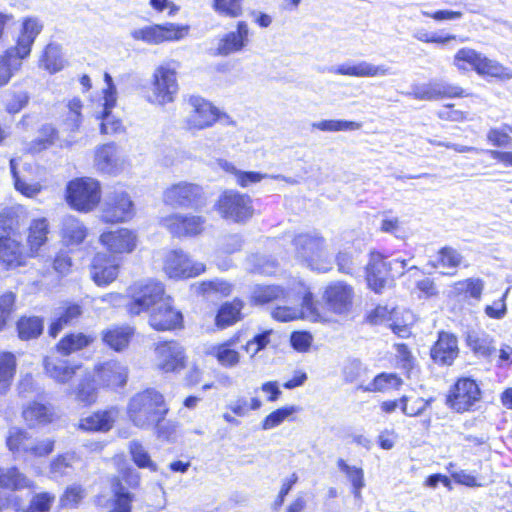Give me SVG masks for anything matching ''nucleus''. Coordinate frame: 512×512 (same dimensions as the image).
Returning <instances> with one entry per match:
<instances>
[{
	"label": "nucleus",
	"mask_w": 512,
	"mask_h": 512,
	"mask_svg": "<svg viewBox=\"0 0 512 512\" xmlns=\"http://www.w3.org/2000/svg\"><path fill=\"white\" fill-rule=\"evenodd\" d=\"M169 407L162 393L147 388L134 394L127 404V416L132 424L142 430H151L153 424L166 417Z\"/></svg>",
	"instance_id": "f257e3e1"
},
{
	"label": "nucleus",
	"mask_w": 512,
	"mask_h": 512,
	"mask_svg": "<svg viewBox=\"0 0 512 512\" xmlns=\"http://www.w3.org/2000/svg\"><path fill=\"white\" fill-rule=\"evenodd\" d=\"M42 29L43 25L37 18L28 17L23 21L17 45L0 55V87L6 85L14 72L19 70L22 59L29 56L32 45Z\"/></svg>",
	"instance_id": "f03ea898"
},
{
	"label": "nucleus",
	"mask_w": 512,
	"mask_h": 512,
	"mask_svg": "<svg viewBox=\"0 0 512 512\" xmlns=\"http://www.w3.org/2000/svg\"><path fill=\"white\" fill-rule=\"evenodd\" d=\"M465 63L480 76L492 77L501 81L512 79V69L490 59L471 48L459 49L453 58V65L460 71H467Z\"/></svg>",
	"instance_id": "7ed1b4c3"
},
{
	"label": "nucleus",
	"mask_w": 512,
	"mask_h": 512,
	"mask_svg": "<svg viewBox=\"0 0 512 512\" xmlns=\"http://www.w3.org/2000/svg\"><path fill=\"white\" fill-rule=\"evenodd\" d=\"M164 285L155 280L139 281L129 287L131 298L127 304L131 315H140L142 312H151L164 298Z\"/></svg>",
	"instance_id": "20e7f679"
},
{
	"label": "nucleus",
	"mask_w": 512,
	"mask_h": 512,
	"mask_svg": "<svg viewBox=\"0 0 512 512\" xmlns=\"http://www.w3.org/2000/svg\"><path fill=\"white\" fill-rule=\"evenodd\" d=\"M293 244L297 257L312 270L325 273L332 269L331 262L322 259L324 239L318 233L299 234L294 238Z\"/></svg>",
	"instance_id": "39448f33"
},
{
	"label": "nucleus",
	"mask_w": 512,
	"mask_h": 512,
	"mask_svg": "<svg viewBox=\"0 0 512 512\" xmlns=\"http://www.w3.org/2000/svg\"><path fill=\"white\" fill-rule=\"evenodd\" d=\"M66 198L74 209L83 212L91 211L101 199L100 183L90 177L76 178L68 183Z\"/></svg>",
	"instance_id": "423d86ee"
},
{
	"label": "nucleus",
	"mask_w": 512,
	"mask_h": 512,
	"mask_svg": "<svg viewBox=\"0 0 512 512\" xmlns=\"http://www.w3.org/2000/svg\"><path fill=\"white\" fill-rule=\"evenodd\" d=\"M188 102L192 108L185 119V127L188 130H202L212 126L216 121L224 125L235 124L228 115L221 114L210 102L199 96H191Z\"/></svg>",
	"instance_id": "0eeeda50"
},
{
	"label": "nucleus",
	"mask_w": 512,
	"mask_h": 512,
	"mask_svg": "<svg viewBox=\"0 0 512 512\" xmlns=\"http://www.w3.org/2000/svg\"><path fill=\"white\" fill-rule=\"evenodd\" d=\"M177 92L175 69L168 65H160L153 73L151 87L145 97L149 103L163 106L173 102Z\"/></svg>",
	"instance_id": "6e6552de"
},
{
	"label": "nucleus",
	"mask_w": 512,
	"mask_h": 512,
	"mask_svg": "<svg viewBox=\"0 0 512 512\" xmlns=\"http://www.w3.org/2000/svg\"><path fill=\"white\" fill-rule=\"evenodd\" d=\"M406 260L394 259L387 263L380 253H371L366 266V281L368 287L375 293H382L389 283V272L395 270L398 275H403Z\"/></svg>",
	"instance_id": "1a4fd4ad"
},
{
	"label": "nucleus",
	"mask_w": 512,
	"mask_h": 512,
	"mask_svg": "<svg viewBox=\"0 0 512 512\" xmlns=\"http://www.w3.org/2000/svg\"><path fill=\"white\" fill-rule=\"evenodd\" d=\"M163 201L173 208L198 209L205 204L206 197L200 185L181 181L163 192Z\"/></svg>",
	"instance_id": "9d476101"
},
{
	"label": "nucleus",
	"mask_w": 512,
	"mask_h": 512,
	"mask_svg": "<svg viewBox=\"0 0 512 512\" xmlns=\"http://www.w3.org/2000/svg\"><path fill=\"white\" fill-rule=\"evenodd\" d=\"M217 207L223 218L237 223L251 218L254 211L251 198L235 190L223 192L218 200Z\"/></svg>",
	"instance_id": "9b49d317"
},
{
	"label": "nucleus",
	"mask_w": 512,
	"mask_h": 512,
	"mask_svg": "<svg viewBox=\"0 0 512 512\" xmlns=\"http://www.w3.org/2000/svg\"><path fill=\"white\" fill-rule=\"evenodd\" d=\"M189 32L188 25L175 23L153 24L132 31L135 40H141L148 44H160L166 41H179Z\"/></svg>",
	"instance_id": "f8f14e48"
},
{
	"label": "nucleus",
	"mask_w": 512,
	"mask_h": 512,
	"mask_svg": "<svg viewBox=\"0 0 512 512\" xmlns=\"http://www.w3.org/2000/svg\"><path fill=\"white\" fill-rule=\"evenodd\" d=\"M6 443L12 452H23L33 457L47 456L54 449L53 440L44 439L37 441L30 437L26 431L16 427L9 430Z\"/></svg>",
	"instance_id": "ddd939ff"
},
{
	"label": "nucleus",
	"mask_w": 512,
	"mask_h": 512,
	"mask_svg": "<svg viewBox=\"0 0 512 512\" xmlns=\"http://www.w3.org/2000/svg\"><path fill=\"white\" fill-rule=\"evenodd\" d=\"M481 399V390L475 380L460 378L447 396L448 405L458 413L470 410Z\"/></svg>",
	"instance_id": "4468645a"
},
{
	"label": "nucleus",
	"mask_w": 512,
	"mask_h": 512,
	"mask_svg": "<svg viewBox=\"0 0 512 512\" xmlns=\"http://www.w3.org/2000/svg\"><path fill=\"white\" fill-rule=\"evenodd\" d=\"M164 271L169 278H191L204 272L205 265L200 262H193L182 250L176 249L166 255Z\"/></svg>",
	"instance_id": "2eb2a0df"
},
{
	"label": "nucleus",
	"mask_w": 512,
	"mask_h": 512,
	"mask_svg": "<svg viewBox=\"0 0 512 512\" xmlns=\"http://www.w3.org/2000/svg\"><path fill=\"white\" fill-rule=\"evenodd\" d=\"M133 215V202L124 191H114L103 204L102 219L107 223L124 222L131 219Z\"/></svg>",
	"instance_id": "dca6fc26"
},
{
	"label": "nucleus",
	"mask_w": 512,
	"mask_h": 512,
	"mask_svg": "<svg viewBox=\"0 0 512 512\" xmlns=\"http://www.w3.org/2000/svg\"><path fill=\"white\" fill-rule=\"evenodd\" d=\"M157 366L164 372H176L184 368L186 356L176 341H164L155 348Z\"/></svg>",
	"instance_id": "f3484780"
},
{
	"label": "nucleus",
	"mask_w": 512,
	"mask_h": 512,
	"mask_svg": "<svg viewBox=\"0 0 512 512\" xmlns=\"http://www.w3.org/2000/svg\"><path fill=\"white\" fill-rule=\"evenodd\" d=\"M205 219L196 215L175 213L162 219V225L176 237H192L203 231Z\"/></svg>",
	"instance_id": "a211bd4d"
},
{
	"label": "nucleus",
	"mask_w": 512,
	"mask_h": 512,
	"mask_svg": "<svg viewBox=\"0 0 512 512\" xmlns=\"http://www.w3.org/2000/svg\"><path fill=\"white\" fill-rule=\"evenodd\" d=\"M106 89L104 90V110L100 124V132L105 135L118 134L124 131L122 122L111 114V109L116 104V86L109 73L104 74Z\"/></svg>",
	"instance_id": "6ab92c4d"
},
{
	"label": "nucleus",
	"mask_w": 512,
	"mask_h": 512,
	"mask_svg": "<svg viewBox=\"0 0 512 512\" xmlns=\"http://www.w3.org/2000/svg\"><path fill=\"white\" fill-rule=\"evenodd\" d=\"M332 74L351 77H381L392 75L391 69L386 65H374L367 61H347L327 68Z\"/></svg>",
	"instance_id": "aec40b11"
},
{
	"label": "nucleus",
	"mask_w": 512,
	"mask_h": 512,
	"mask_svg": "<svg viewBox=\"0 0 512 512\" xmlns=\"http://www.w3.org/2000/svg\"><path fill=\"white\" fill-rule=\"evenodd\" d=\"M250 42V29L245 21H239L235 31L224 34L218 42L217 55L227 57L242 52Z\"/></svg>",
	"instance_id": "412c9836"
},
{
	"label": "nucleus",
	"mask_w": 512,
	"mask_h": 512,
	"mask_svg": "<svg viewBox=\"0 0 512 512\" xmlns=\"http://www.w3.org/2000/svg\"><path fill=\"white\" fill-rule=\"evenodd\" d=\"M272 317L281 322H288L300 317L316 322L320 320L321 315L317 304L313 300L312 293L308 292L302 299L301 309L289 306H277L272 311Z\"/></svg>",
	"instance_id": "4be33fe9"
},
{
	"label": "nucleus",
	"mask_w": 512,
	"mask_h": 512,
	"mask_svg": "<svg viewBox=\"0 0 512 512\" xmlns=\"http://www.w3.org/2000/svg\"><path fill=\"white\" fill-rule=\"evenodd\" d=\"M352 298V287L341 281L328 285L323 294L327 308L336 314L348 312L352 306Z\"/></svg>",
	"instance_id": "5701e85b"
},
{
	"label": "nucleus",
	"mask_w": 512,
	"mask_h": 512,
	"mask_svg": "<svg viewBox=\"0 0 512 512\" xmlns=\"http://www.w3.org/2000/svg\"><path fill=\"white\" fill-rule=\"evenodd\" d=\"M95 376L104 387H123L128 380V367L117 360L105 361L95 366Z\"/></svg>",
	"instance_id": "b1692460"
},
{
	"label": "nucleus",
	"mask_w": 512,
	"mask_h": 512,
	"mask_svg": "<svg viewBox=\"0 0 512 512\" xmlns=\"http://www.w3.org/2000/svg\"><path fill=\"white\" fill-rule=\"evenodd\" d=\"M182 322V314L171 306L169 297L163 298L161 303L150 312L149 324L159 331L172 330Z\"/></svg>",
	"instance_id": "393cba45"
},
{
	"label": "nucleus",
	"mask_w": 512,
	"mask_h": 512,
	"mask_svg": "<svg viewBox=\"0 0 512 512\" xmlns=\"http://www.w3.org/2000/svg\"><path fill=\"white\" fill-rule=\"evenodd\" d=\"M459 355L458 339L449 332L441 331L430 350L432 360L439 365H452Z\"/></svg>",
	"instance_id": "a878e982"
},
{
	"label": "nucleus",
	"mask_w": 512,
	"mask_h": 512,
	"mask_svg": "<svg viewBox=\"0 0 512 512\" xmlns=\"http://www.w3.org/2000/svg\"><path fill=\"white\" fill-rule=\"evenodd\" d=\"M100 242L110 253H131L137 245V236L129 229L121 228L102 233Z\"/></svg>",
	"instance_id": "bb28decb"
},
{
	"label": "nucleus",
	"mask_w": 512,
	"mask_h": 512,
	"mask_svg": "<svg viewBox=\"0 0 512 512\" xmlns=\"http://www.w3.org/2000/svg\"><path fill=\"white\" fill-rule=\"evenodd\" d=\"M119 265L105 253H97L91 264L90 274L98 286H106L113 282L118 275Z\"/></svg>",
	"instance_id": "cd10ccee"
},
{
	"label": "nucleus",
	"mask_w": 512,
	"mask_h": 512,
	"mask_svg": "<svg viewBox=\"0 0 512 512\" xmlns=\"http://www.w3.org/2000/svg\"><path fill=\"white\" fill-rule=\"evenodd\" d=\"M45 372L58 383H67L74 375L82 372V366L70 364L66 359L55 355L46 356L43 360Z\"/></svg>",
	"instance_id": "c85d7f7f"
},
{
	"label": "nucleus",
	"mask_w": 512,
	"mask_h": 512,
	"mask_svg": "<svg viewBox=\"0 0 512 512\" xmlns=\"http://www.w3.org/2000/svg\"><path fill=\"white\" fill-rule=\"evenodd\" d=\"M118 416L119 410L116 407L99 410L82 418L79 423V428L84 431L108 432L112 429Z\"/></svg>",
	"instance_id": "c756f323"
},
{
	"label": "nucleus",
	"mask_w": 512,
	"mask_h": 512,
	"mask_svg": "<svg viewBox=\"0 0 512 512\" xmlns=\"http://www.w3.org/2000/svg\"><path fill=\"white\" fill-rule=\"evenodd\" d=\"M465 343L478 358L489 359L496 352L494 338L485 331L468 330L465 334Z\"/></svg>",
	"instance_id": "7c9ffc66"
},
{
	"label": "nucleus",
	"mask_w": 512,
	"mask_h": 512,
	"mask_svg": "<svg viewBox=\"0 0 512 512\" xmlns=\"http://www.w3.org/2000/svg\"><path fill=\"white\" fill-rule=\"evenodd\" d=\"M0 261L7 268L18 267L23 263V247L9 236L0 237Z\"/></svg>",
	"instance_id": "2f4dec72"
},
{
	"label": "nucleus",
	"mask_w": 512,
	"mask_h": 512,
	"mask_svg": "<svg viewBox=\"0 0 512 512\" xmlns=\"http://www.w3.org/2000/svg\"><path fill=\"white\" fill-rule=\"evenodd\" d=\"M95 163L103 173L116 174L120 169L117 146L114 143L101 146L96 152Z\"/></svg>",
	"instance_id": "473e14b6"
},
{
	"label": "nucleus",
	"mask_w": 512,
	"mask_h": 512,
	"mask_svg": "<svg viewBox=\"0 0 512 512\" xmlns=\"http://www.w3.org/2000/svg\"><path fill=\"white\" fill-rule=\"evenodd\" d=\"M134 334L130 326H113L102 332L103 342L115 351L126 348Z\"/></svg>",
	"instance_id": "72a5a7b5"
},
{
	"label": "nucleus",
	"mask_w": 512,
	"mask_h": 512,
	"mask_svg": "<svg viewBox=\"0 0 512 512\" xmlns=\"http://www.w3.org/2000/svg\"><path fill=\"white\" fill-rule=\"evenodd\" d=\"M61 235L66 244L78 245L85 239L87 229L79 219L67 215L62 219Z\"/></svg>",
	"instance_id": "f704fd0d"
},
{
	"label": "nucleus",
	"mask_w": 512,
	"mask_h": 512,
	"mask_svg": "<svg viewBox=\"0 0 512 512\" xmlns=\"http://www.w3.org/2000/svg\"><path fill=\"white\" fill-rule=\"evenodd\" d=\"M463 256L453 247H442L437 254L436 261L432 263L434 268H444V275L454 276L461 265Z\"/></svg>",
	"instance_id": "c9c22d12"
},
{
	"label": "nucleus",
	"mask_w": 512,
	"mask_h": 512,
	"mask_svg": "<svg viewBox=\"0 0 512 512\" xmlns=\"http://www.w3.org/2000/svg\"><path fill=\"white\" fill-rule=\"evenodd\" d=\"M58 316L52 321L48 333L55 338L64 326L73 323L82 314V306L77 303H67L60 308Z\"/></svg>",
	"instance_id": "e433bc0d"
},
{
	"label": "nucleus",
	"mask_w": 512,
	"mask_h": 512,
	"mask_svg": "<svg viewBox=\"0 0 512 512\" xmlns=\"http://www.w3.org/2000/svg\"><path fill=\"white\" fill-rule=\"evenodd\" d=\"M113 497L110 500L108 512H132L134 495L130 493L119 479L112 481Z\"/></svg>",
	"instance_id": "4c0bfd02"
},
{
	"label": "nucleus",
	"mask_w": 512,
	"mask_h": 512,
	"mask_svg": "<svg viewBox=\"0 0 512 512\" xmlns=\"http://www.w3.org/2000/svg\"><path fill=\"white\" fill-rule=\"evenodd\" d=\"M286 297V291L278 285H255L251 292V301L255 305L283 301Z\"/></svg>",
	"instance_id": "58836bf2"
},
{
	"label": "nucleus",
	"mask_w": 512,
	"mask_h": 512,
	"mask_svg": "<svg viewBox=\"0 0 512 512\" xmlns=\"http://www.w3.org/2000/svg\"><path fill=\"white\" fill-rule=\"evenodd\" d=\"M48 234L49 223L46 218L31 221L27 239L31 252H37L46 243Z\"/></svg>",
	"instance_id": "ea45409f"
},
{
	"label": "nucleus",
	"mask_w": 512,
	"mask_h": 512,
	"mask_svg": "<svg viewBox=\"0 0 512 512\" xmlns=\"http://www.w3.org/2000/svg\"><path fill=\"white\" fill-rule=\"evenodd\" d=\"M18 337L21 340L28 341L38 338L44 329V322L38 316H23L16 324Z\"/></svg>",
	"instance_id": "a19ab883"
},
{
	"label": "nucleus",
	"mask_w": 512,
	"mask_h": 512,
	"mask_svg": "<svg viewBox=\"0 0 512 512\" xmlns=\"http://www.w3.org/2000/svg\"><path fill=\"white\" fill-rule=\"evenodd\" d=\"M0 487L12 491L31 487V481L18 468H0Z\"/></svg>",
	"instance_id": "79ce46f5"
},
{
	"label": "nucleus",
	"mask_w": 512,
	"mask_h": 512,
	"mask_svg": "<svg viewBox=\"0 0 512 512\" xmlns=\"http://www.w3.org/2000/svg\"><path fill=\"white\" fill-rule=\"evenodd\" d=\"M77 375L81 379L74 391L76 399L85 405L94 403L97 399V390L91 373L82 368V372Z\"/></svg>",
	"instance_id": "37998d69"
},
{
	"label": "nucleus",
	"mask_w": 512,
	"mask_h": 512,
	"mask_svg": "<svg viewBox=\"0 0 512 512\" xmlns=\"http://www.w3.org/2000/svg\"><path fill=\"white\" fill-rule=\"evenodd\" d=\"M242 308L243 302L239 299L224 303L221 305L216 315V325L219 328H226L233 325L240 319Z\"/></svg>",
	"instance_id": "c03bdc74"
},
{
	"label": "nucleus",
	"mask_w": 512,
	"mask_h": 512,
	"mask_svg": "<svg viewBox=\"0 0 512 512\" xmlns=\"http://www.w3.org/2000/svg\"><path fill=\"white\" fill-rule=\"evenodd\" d=\"M16 357L11 352L0 353V394H5L16 372Z\"/></svg>",
	"instance_id": "a18cd8bd"
},
{
	"label": "nucleus",
	"mask_w": 512,
	"mask_h": 512,
	"mask_svg": "<svg viewBox=\"0 0 512 512\" xmlns=\"http://www.w3.org/2000/svg\"><path fill=\"white\" fill-rule=\"evenodd\" d=\"M93 342V338L84 333H71L63 337L57 344V351L63 356H68L79 351Z\"/></svg>",
	"instance_id": "49530a36"
},
{
	"label": "nucleus",
	"mask_w": 512,
	"mask_h": 512,
	"mask_svg": "<svg viewBox=\"0 0 512 512\" xmlns=\"http://www.w3.org/2000/svg\"><path fill=\"white\" fill-rule=\"evenodd\" d=\"M337 467L350 481L354 496L356 498L360 497L361 489L364 487V472L362 468L351 466L342 458L337 460Z\"/></svg>",
	"instance_id": "de8ad7c7"
},
{
	"label": "nucleus",
	"mask_w": 512,
	"mask_h": 512,
	"mask_svg": "<svg viewBox=\"0 0 512 512\" xmlns=\"http://www.w3.org/2000/svg\"><path fill=\"white\" fill-rule=\"evenodd\" d=\"M23 417L29 426L49 423L52 413L49 408L41 403L34 402L23 411Z\"/></svg>",
	"instance_id": "09e8293b"
},
{
	"label": "nucleus",
	"mask_w": 512,
	"mask_h": 512,
	"mask_svg": "<svg viewBox=\"0 0 512 512\" xmlns=\"http://www.w3.org/2000/svg\"><path fill=\"white\" fill-rule=\"evenodd\" d=\"M77 458L74 453H65L57 456L50 464L52 478L58 479L70 475L74 471Z\"/></svg>",
	"instance_id": "8fccbe9b"
},
{
	"label": "nucleus",
	"mask_w": 512,
	"mask_h": 512,
	"mask_svg": "<svg viewBox=\"0 0 512 512\" xmlns=\"http://www.w3.org/2000/svg\"><path fill=\"white\" fill-rule=\"evenodd\" d=\"M41 63L51 73H56L63 69L64 59L61 53V47L58 44L50 43L46 46Z\"/></svg>",
	"instance_id": "3c124183"
},
{
	"label": "nucleus",
	"mask_w": 512,
	"mask_h": 512,
	"mask_svg": "<svg viewBox=\"0 0 512 512\" xmlns=\"http://www.w3.org/2000/svg\"><path fill=\"white\" fill-rule=\"evenodd\" d=\"M312 127L324 132L354 131L362 127V123L341 119H327L312 123Z\"/></svg>",
	"instance_id": "603ef678"
},
{
	"label": "nucleus",
	"mask_w": 512,
	"mask_h": 512,
	"mask_svg": "<svg viewBox=\"0 0 512 512\" xmlns=\"http://www.w3.org/2000/svg\"><path fill=\"white\" fill-rule=\"evenodd\" d=\"M129 452L135 465L139 468H147L152 472L157 471V465L152 461L148 451L139 441H131L129 444Z\"/></svg>",
	"instance_id": "864d4df0"
},
{
	"label": "nucleus",
	"mask_w": 512,
	"mask_h": 512,
	"mask_svg": "<svg viewBox=\"0 0 512 512\" xmlns=\"http://www.w3.org/2000/svg\"><path fill=\"white\" fill-rule=\"evenodd\" d=\"M401 384L402 380L396 374L380 373L366 386L365 390L369 392H382L398 388Z\"/></svg>",
	"instance_id": "5fc2aeb1"
},
{
	"label": "nucleus",
	"mask_w": 512,
	"mask_h": 512,
	"mask_svg": "<svg viewBox=\"0 0 512 512\" xmlns=\"http://www.w3.org/2000/svg\"><path fill=\"white\" fill-rule=\"evenodd\" d=\"M298 410L299 408L293 405L278 408L263 419L261 427L263 430L276 428Z\"/></svg>",
	"instance_id": "6e6d98bb"
},
{
	"label": "nucleus",
	"mask_w": 512,
	"mask_h": 512,
	"mask_svg": "<svg viewBox=\"0 0 512 512\" xmlns=\"http://www.w3.org/2000/svg\"><path fill=\"white\" fill-rule=\"evenodd\" d=\"M243 0H213V10L223 16L237 18L242 15Z\"/></svg>",
	"instance_id": "4d7b16f0"
},
{
	"label": "nucleus",
	"mask_w": 512,
	"mask_h": 512,
	"mask_svg": "<svg viewBox=\"0 0 512 512\" xmlns=\"http://www.w3.org/2000/svg\"><path fill=\"white\" fill-rule=\"evenodd\" d=\"M178 426V422L163 417L153 424L152 429L155 431L158 439L172 442L177 437Z\"/></svg>",
	"instance_id": "13d9d810"
},
{
	"label": "nucleus",
	"mask_w": 512,
	"mask_h": 512,
	"mask_svg": "<svg viewBox=\"0 0 512 512\" xmlns=\"http://www.w3.org/2000/svg\"><path fill=\"white\" fill-rule=\"evenodd\" d=\"M484 289V282L479 278H468L455 283V290L461 294L465 293L467 296L479 300Z\"/></svg>",
	"instance_id": "bf43d9fd"
},
{
	"label": "nucleus",
	"mask_w": 512,
	"mask_h": 512,
	"mask_svg": "<svg viewBox=\"0 0 512 512\" xmlns=\"http://www.w3.org/2000/svg\"><path fill=\"white\" fill-rule=\"evenodd\" d=\"M82 102L78 98H74L69 101L67 105V115L64 119V125L70 131H76L82 121L81 109Z\"/></svg>",
	"instance_id": "052dcab7"
},
{
	"label": "nucleus",
	"mask_w": 512,
	"mask_h": 512,
	"mask_svg": "<svg viewBox=\"0 0 512 512\" xmlns=\"http://www.w3.org/2000/svg\"><path fill=\"white\" fill-rule=\"evenodd\" d=\"M214 355L218 362L225 367H233L239 363V353L230 347V343H224L214 349Z\"/></svg>",
	"instance_id": "680f3d73"
},
{
	"label": "nucleus",
	"mask_w": 512,
	"mask_h": 512,
	"mask_svg": "<svg viewBox=\"0 0 512 512\" xmlns=\"http://www.w3.org/2000/svg\"><path fill=\"white\" fill-rule=\"evenodd\" d=\"M40 136L32 142L31 150L33 152H40L51 146L57 138V131L50 125L43 126L40 131Z\"/></svg>",
	"instance_id": "e2e57ef3"
},
{
	"label": "nucleus",
	"mask_w": 512,
	"mask_h": 512,
	"mask_svg": "<svg viewBox=\"0 0 512 512\" xmlns=\"http://www.w3.org/2000/svg\"><path fill=\"white\" fill-rule=\"evenodd\" d=\"M433 81L437 100L442 98L463 97L465 95L464 90L460 86L442 80Z\"/></svg>",
	"instance_id": "0e129e2a"
},
{
	"label": "nucleus",
	"mask_w": 512,
	"mask_h": 512,
	"mask_svg": "<svg viewBox=\"0 0 512 512\" xmlns=\"http://www.w3.org/2000/svg\"><path fill=\"white\" fill-rule=\"evenodd\" d=\"M408 95L419 101H436L434 81L423 84H413Z\"/></svg>",
	"instance_id": "69168bd1"
},
{
	"label": "nucleus",
	"mask_w": 512,
	"mask_h": 512,
	"mask_svg": "<svg viewBox=\"0 0 512 512\" xmlns=\"http://www.w3.org/2000/svg\"><path fill=\"white\" fill-rule=\"evenodd\" d=\"M366 368L363 366L360 360L351 359L348 360L343 367V377L348 383H353L359 380L365 373Z\"/></svg>",
	"instance_id": "338daca9"
},
{
	"label": "nucleus",
	"mask_w": 512,
	"mask_h": 512,
	"mask_svg": "<svg viewBox=\"0 0 512 512\" xmlns=\"http://www.w3.org/2000/svg\"><path fill=\"white\" fill-rule=\"evenodd\" d=\"M54 497L49 493L36 494L25 512H49Z\"/></svg>",
	"instance_id": "774afa93"
}]
</instances>
